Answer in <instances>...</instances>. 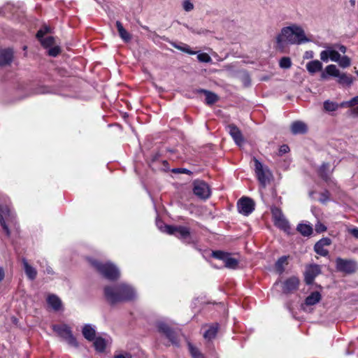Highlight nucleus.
I'll return each instance as SVG.
<instances>
[{
    "instance_id": "f257e3e1",
    "label": "nucleus",
    "mask_w": 358,
    "mask_h": 358,
    "mask_svg": "<svg viewBox=\"0 0 358 358\" xmlns=\"http://www.w3.org/2000/svg\"><path fill=\"white\" fill-rule=\"evenodd\" d=\"M310 40L306 36L304 30L300 26L292 24L283 27L280 33L276 36L277 48L282 50L285 43L289 44H302Z\"/></svg>"
},
{
    "instance_id": "f03ea898",
    "label": "nucleus",
    "mask_w": 358,
    "mask_h": 358,
    "mask_svg": "<svg viewBox=\"0 0 358 358\" xmlns=\"http://www.w3.org/2000/svg\"><path fill=\"white\" fill-rule=\"evenodd\" d=\"M0 225L7 237H10L11 230L18 229L16 214L8 206L0 205Z\"/></svg>"
},
{
    "instance_id": "7ed1b4c3",
    "label": "nucleus",
    "mask_w": 358,
    "mask_h": 358,
    "mask_svg": "<svg viewBox=\"0 0 358 358\" xmlns=\"http://www.w3.org/2000/svg\"><path fill=\"white\" fill-rule=\"evenodd\" d=\"M90 263L100 274L110 280H116L120 276L118 269L112 264H103L95 259H90Z\"/></svg>"
},
{
    "instance_id": "20e7f679",
    "label": "nucleus",
    "mask_w": 358,
    "mask_h": 358,
    "mask_svg": "<svg viewBox=\"0 0 358 358\" xmlns=\"http://www.w3.org/2000/svg\"><path fill=\"white\" fill-rule=\"evenodd\" d=\"M327 76L337 77L338 83L341 85L350 86L353 82V78L350 75L345 73H341L334 64H330L326 66L324 72L321 74L322 79H327Z\"/></svg>"
},
{
    "instance_id": "39448f33",
    "label": "nucleus",
    "mask_w": 358,
    "mask_h": 358,
    "mask_svg": "<svg viewBox=\"0 0 358 358\" xmlns=\"http://www.w3.org/2000/svg\"><path fill=\"white\" fill-rule=\"evenodd\" d=\"M162 231L169 235H173L187 243H190V229L185 226L165 224Z\"/></svg>"
},
{
    "instance_id": "423d86ee",
    "label": "nucleus",
    "mask_w": 358,
    "mask_h": 358,
    "mask_svg": "<svg viewBox=\"0 0 358 358\" xmlns=\"http://www.w3.org/2000/svg\"><path fill=\"white\" fill-rule=\"evenodd\" d=\"M52 330L57 334L64 339L67 343L74 348L79 346L78 342L72 334L71 328L66 324H55L52 326Z\"/></svg>"
},
{
    "instance_id": "0eeeda50",
    "label": "nucleus",
    "mask_w": 358,
    "mask_h": 358,
    "mask_svg": "<svg viewBox=\"0 0 358 358\" xmlns=\"http://www.w3.org/2000/svg\"><path fill=\"white\" fill-rule=\"evenodd\" d=\"M212 257L222 260L224 262V266L228 268L234 269L238 266V261L231 257L228 252L222 250H215L212 252Z\"/></svg>"
},
{
    "instance_id": "6e6552de",
    "label": "nucleus",
    "mask_w": 358,
    "mask_h": 358,
    "mask_svg": "<svg viewBox=\"0 0 358 358\" xmlns=\"http://www.w3.org/2000/svg\"><path fill=\"white\" fill-rule=\"evenodd\" d=\"M255 173L257 179L263 187H265L268 182L269 181V176L271 173L268 169L264 167L263 164L256 158L254 159Z\"/></svg>"
},
{
    "instance_id": "1a4fd4ad",
    "label": "nucleus",
    "mask_w": 358,
    "mask_h": 358,
    "mask_svg": "<svg viewBox=\"0 0 358 358\" xmlns=\"http://www.w3.org/2000/svg\"><path fill=\"white\" fill-rule=\"evenodd\" d=\"M336 264L337 270L341 272L352 273L357 270V263L353 260L343 259L338 257L336 260Z\"/></svg>"
},
{
    "instance_id": "9d476101",
    "label": "nucleus",
    "mask_w": 358,
    "mask_h": 358,
    "mask_svg": "<svg viewBox=\"0 0 358 358\" xmlns=\"http://www.w3.org/2000/svg\"><path fill=\"white\" fill-rule=\"evenodd\" d=\"M238 210L244 215H248L255 210V203L252 199L242 197L237 203Z\"/></svg>"
},
{
    "instance_id": "9b49d317",
    "label": "nucleus",
    "mask_w": 358,
    "mask_h": 358,
    "mask_svg": "<svg viewBox=\"0 0 358 358\" xmlns=\"http://www.w3.org/2000/svg\"><path fill=\"white\" fill-rule=\"evenodd\" d=\"M193 192L195 195L201 199H208L210 196V191L208 184L201 180L194 182Z\"/></svg>"
},
{
    "instance_id": "f8f14e48",
    "label": "nucleus",
    "mask_w": 358,
    "mask_h": 358,
    "mask_svg": "<svg viewBox=\"0 0 358 358\" xmlns=\"http://www.w3.org/2000/svg\"><path fill=\"white\" fill-rule=\"evenodd\" d=\"M120 302L133 300L135 297V292L132 287L126 284H117Z\"/></svg>"
},
{
    "instance_id": "ddd939ff",
    "label": "nucleus",
    "mask_w": 358,
    "mask_h": 358,
    "mask_svg": "<svg viewBox=\"0 0 358 358\" xmlns=\"http://www.w3.org/2000/svg\"><path fill=\"white\" fill-rule=\"evenodd\" d=\"M104 296L106 301L110 305H115L117 303H120L119 292H117V285L113 286H106L103 288Z\"/></svg>"
},
{
    "instance_id": "4468645a",
    "label": "nucleus",
    "mask_w": 358,
    "mask_h": 358,
    "mask_svg": "<svg viewBox=\"0 0 358 358\" xmlns=\"http://www.w3.org/2000/svg\"><path fill=\"white\" fill-rule=\"evenodd\" d=\"M159 332L164 334L169 341L175 345H178V340L176 332L166 323L159 322L157 324Z\"/></svg>"
},
{
    "instance_id": "2eb2a0df",
    "label": "nucleus",
    "mask_w": 358,
    "mask_h": 358,
    "mask_svg": "<svg viewBox=\"0 0 358 358\" xmlns=\"http://www.w3.org/2000/svg\"><path fill=\"white\" fill-rule=\"evenodd\" d=\"M321 272L320 267L317 264H312L307 267L305 274L304 280L307 285H311L315 277Z\"/></svg>"
},
{
    "instance_id": "dca6fc26",
    "label": "nucleus",
    "mask_w": 358,
    "mask_h": 358,
    "mask_svg": "<svg viewBox=\"0 0 358 358\" xmlns=\"http://www.w3.org/2000/svg\"><path fill=\"white\" fill-rule=\"evenodd\" d=\"M299 280L298 278L292 276L287 279L282 287V291L285 294L293 292L299 288Z\"/></svg>"
},
{
    "instance_id": "f3484780",
    "label": "nucleus",
    "mask_w": 358,
    "mask_h": 358,
    "mask_svg": "<svg viewBox=\"0 0 358 358\" xmlns=\"http://www.w3.org/2000/svg\"><path fill=\"white\" fill-rule=\"evenodd\" d=\"M227 131L237 145H241L243 144L244 142V138L243 137L242 133L235 124H229L227 126Z\"/></svg>"
},
{
    "instance_id": "a211bd4d",
    "label": "nucleus",
    "mask_w": 358,
    "mask_h": 358,
    "mask_svg": "<svg viewBox=\"0 0 358 358\" xmlns=\"http://www.w3.org/2000/svg\"><path fill=\"white\" fill-rule=\"evenodd\" d=\"M358 105V96H356L351 99L349 101H343L340 105H338V107L341 108H353L350 110V114L355 117L358 116V106L355 107V106Z\"/></svg>"
},
{
    "instance_id": "6ab92c4d",
    "label": "nucleus",
    "mask_w": 358,
    "mask_h": 358,
    "mask_svg": "<svg viewBox=\"0 0 358 358\" xmlns=\"http://www.w3.org/2000/svg\"><path fill=\"white\" fill-rule=\"evenodd\" d=\"M13 52L10 49H5L0 51V66L9 65L13 60Z\"/></svg>"
},
{
    "instance_id": "aec40b11",
    "label": "nucleus",
    "mask_w": 358,
    "mask_h": 358,
    "mask_svg": "<svg viewBox=\"0 0 358 358\" xmlns=\"http://www.w3.org/2000/svg\"><path fill=\"white\" fill-rule=\"evenodd\" d=\"M47 303L55 311H58L62 308L61 299L55 294H49L47 297Z\"/></svg>"
},
{
    "instance_id": "412c9836",
    "label": "nucleus",
    "mask_w": 358,
    "mask_h": 358,
    "mask_svg": "<svg viewBox=\"0 0 358 358\" xmlns=\"http://www.w3.org/2000/svg\"><path fill=\"white\" fill-rule=\"evenodd\" d=\"M307 131V125L301 121H295L291 125V131L293 134H303Z\"/></svg>"
},
{
    "instance_id": "4be33fe9",
    "label": "nucleus",
    "mask_w": 358,
    "mask_h": 358,
    "mask_svg": "<svg viewBox=\"0 0 358 358\" xmlns=\"http://www.w3.org/2000/svg\"><path fill=\"white\" fill-rule=\"evenodd\" d=\"M208 329L203 334V338L208 341H211L217 336L219 325L217 323H214L210 325H206Z\"/></svg>"
},
{
    "instance_id": "5701e85b",
    "label": "nucleus",
    "mask_w": 358,
    "mask_h": 358,
    "mask_svg": "<svg viewBox=\"0 0 358 358\" xmlns=\"http://www.w3.org/2000/svg\"><path fill=\"white\" fill-rule=\"evenodd\" d=\"M333 171L334 169L331 171L329 170V164L324 162L319 168L318 174L322 180L328 181L330 180V176Z\"/></svg>"
},
{
    "instance_id": "b1692460",
    "label": "nucleus",
    "mask_w": 358,
    "mask_h": 358,
    "mask_svg": "<svg viewBox=\"0 0 358 358\" xmlns=\"http://www.w3.org/2000/svg\"><path fill=\"white\" fill-rule=\"evenodd\" d=\"M22 262L23 264L24 272L27 278L31 280H34L37 276L36 270L33 266L29 264L27 260L25 258H23Z\"/></svg>"
},
{
    "instance_id": "393cba45",
    "label": "nucleus",
    "mask_w": 358,
    "mask_h": 358,
    "mask_svg": "<svg viewBox=\"0 0 358 358\" xmlns=\"http://www.w3.org/2000/svg\"><path fill=\"white\" fill-rule=\"evenodd\" d=\"M307 71L314 74L322 69V64L319 60H313L306 64Z\"/></svg>"
},
{
    "instance_id": "a878e982",
    "label": "nucleus",
    "mask_w": 358,
    "mask_h": 358,
    "mask_svg": "<svg viewBox=\"0 0 358 358\" xmlns=\"http://www.w3.org/2000/svg\"><path fill=\"white\" fill-rule=\"evenodd\" d=\"M322 296L317 291L312 292L305 299V304L306 306H313L320 301Z\"/></svg>"
},
{
    "instance_id": "bb28decb",
    "label": "nucleus",
    "mask_w": 358,
    "mask_h": 358,
    "mask_svg": "<svg viewBox=\"0 0 358 358\" xmlns=\"http://www.w3.org/2000/svg\"><path fill=\"white\" fill-rule=\"evenodd\" d=\"M83 335L88 341H92L95 338V330L90 324H85L83 328Z\"/></svg>"
},
{
    "instance_id": "cd10ccee",
    "label": "nucleus",
    "mask_w": 358,
    "mask_h": 358,
    "mask_svg": "<svg viewBox=\"0 0 358 358\" xmlns=\"http://www.w3.org/2000/svg\"><path fill=\"white\" fill-rule=\"evenodd\" d=\"M116 27L117 29L120 36L124 41L128 42L131 40V36L130 34H129L127 31L123 27L122 24L120 21L116 22Z\"/></svg>"
},
{
    "instance_id": "c85d7f7f",
    "label": "nucleus",
    "mask_w": 358,
    "mask_h": 358,
    "mask_svg": "<svg viewBox=\"0 0 358 358\" xmlns=\"http://www.w3.org/2000/svg\"><path fill=\"white\" fill-rule=\"evenodd\" d=\"M288 257L282 256L275 264V268L279 274H282L285 271V266L288 264Z\"/></svg>"
},
{
    "instance_id": "c756f323",
    "label": "nucleus",
    "mask_w": 358,
    "mask_h": 358,
    "mask_svg": "<svg viewBox=\"0 0 358 358\" xmlns=\"http://www.w3.org/2000/svg\"><path fill=\"white\" fill-rule=\"evenodd\" d=\"M274 225L287 234L290 233V224L285 217L275 222Z\"/></svg>"
},
{
    "instance_id": "7c9ffc66",
    "label": "nucleus",
    "mask_w": 358,
    "mask_h": 358,
    "mask_svg": "<svg viewBox=\"0 0 358 358\" xmlns=\"http://www.w3.org/2000/svg\"><path fill=\"white\" fill-rule=\"evenodd\" d=\"M296 229L303 236H309L313 233L312 227L306 224H298Z\"/></svg>"
},
{
    "instance_id": "2f4dec72",
    "label": "nucleus",
    "mask_w": 358,
    "mask_h": 358,
    "mask_svg": "<svg viewBox=\"0 0 358 358\" xmlns=\"http://www.w3.org/2000/svg\"><path fill=\"white\" fill-rule=\"evenodd\" d=\"M93 341L95 350L99 352H104L106 347L105 339L101 337H97L95 338Z\"/></svg>"
},
{
    "instance_id": "473e14b6",
    "label": "nucleus",
    "mask_w": 358,
    "mask_h": 358,
    "mask_svg": "<svg viewBox=\"0 0 358 358\" xmlns=\"http://www.w3.org/2000/svg\"><path fill=\"white\" fill-rule=\"evenodd\" d=\"M202 92L206 96V103L208 105L214 104L215 103H216L217 101L218 96L215 93L208 91V90H203Z\"/></svg>"
},
{
    "instance_id": "72a5a7b5",
    "label": "nucleus",
    "mask_w": 358,
    "mask_h": 358,
    "mask_svg": "<svg viewBox=\"0 0 358 358\" xmlns=\"http://www.w3.org/2000/svg\"><path fill=\"white\" fill-rule=\"evenodd\" d=\"M271 212L273 223L285 217L281 209L277 206L271 207Z\"/></svg>"
},
{
    "instance_id": "f704fd0d",
    "label": "nucleus",
    "mask_w": 358,
    "mask_h": 358,
    "mask_svg": "<svg viewBox=\"0 0 358 358\" xmlns=\"http://www.w3.org/2000/svg\"><path fill=\"white\" fill-rule=\"evenodd\" d=\"M188 348L192 358H206L199 350L191 343H188Z\"/></svg>"
},
{
    "instance_id": "c9c22d12",
    "label": "nucleus",
    "mask_w": 358,
    "mask_h": 358,
    "mask_svg": "<svg viewBox=\"0 0 358 358\" xmlns=\"http://www.w3.org/2000/svg\"><path fill=\"white\" fill-rule=\"evenodd\" d=\"M338 108V104L336 102L327 100L324 102V109L327 112H333Z\"/></svg>"
},
{
    "instance_id": "e433bc0d",
    "label": "nucleus",
    "mask_w": 358,
    "mask_h": 358,
    "mask_svg": "<svg viewBox=\"0 0 358 358\" xmlns=\"http://www.w3.org/2000/svg\"><path fill=\"white\" fill-rule=\"evenodd\" d=\"M339 66L342 68H347L351 64V59L348 56H340V59L338 61Z\"/></svg>"
},
{
    "instance_id": "4c0bfd02",
    "label": "nucleus",
    "mask_w": 358,
    "mask_h": 358,
    "mask_svg": "<svg viewBox=\"0 0 358 358\" xmlns=\"http://www.w3.org/2000/svg\"><path fill=\"white\" fill-rule=\"evenodd\" d=\"M314 250L317 254L323 257H326L329 254L328 250H326L324 246H322V245H319L317 243L315 244Z\"/></svg>"
},
{
    "instance_id": "58836bf2",
    "label": "nucleus",
    "mask_w": 358,
    "mask_h": 358,
    "mask_svg": "<svg viewBox=\"0 0 358 358\" xmlns=\"http://www.w3.org/2000/svg\"><path fill=\"white\" fill-rule=\"evenodd\" d=\"M279 65L282 69H289L292 66L291 59L288 57H284L280 59Z\"/></svg>"
},
{
    "instance_id": "ea45409f",
    "label": "nucleus",
    "mask_w": 358,
    "mask_h": 358,
    "mask_svg": "<svg viewBox=\"0 0 358 358\" xmlns=\"http://www.w3.org/2000/svg\"><path fill=\"white\" fill-rule=\"evenodd\" d=\"M41 41V43L45 48H48L52 46L54 44V38L52 36H48L46 38H43Z\"/></svg>"
},
{
    "instance_id": "a19ab883",
    "label": "nucleus",
    "mask_w": 358,
    "mask_h": 358,
    "mask_svg": "<svg viewBox=\"0 0 358 358\" xmlns=\"http://www.w3.org/2000/svg\"><path fill=\"white\" fill-rule=\"evenodd\" d=\"M197 59L201 62L208 63L211 62V57L206 52L199 53L197 55Z\"/></svg>"
},
{
    "instance_id": "79ce46f5",
    "label": "nucleus",
    "mask_w": 358,
    "mask_h": 358,
    "mask_svg": "<svg viewBox=\"0 0 358 358\" xmlns=\"http://www.w3.org/2000/svg\"><path fill=\"white\" fill-rule=\"evenodd\" d=\"M329 52L328 55H329V59L333 62H338V61L340 59V56H341L339 52L335 50H332V49H329Z\"/></svg>"
},
{
    "instance_id": "37998d69",
    "label": "nucleus",
    "mask_w": 358,
    "mask_h": 358,
    "mask_svg": "<svg viewBox=\"0 0 358 358\" xmlns=\"http://www.w3.org/2000/svg\"><path fill=\"white\" fill-rule=\"evenodd\" d=\"M330 199V193L329 191L325 190L320 193V201L322 203L327 202Z\"/></svg>"
},
{
    "instance_id": "c03bdc74",
    "label": "nucleus",
    "mask_w": 358,
    "mask_h": 358,
    "mask_svg": "<svg viewBox=\"0 0 358 358\" xmlns=\"http://www.w3.org/2000/svg\"><path fill=\"white\" fill-rule=\"evenodd\" d=\"M315 229L317 233H322L327 231V227L322 222H317L315 226Z\"/></svg>"
},
{
    "instance_id": "a18cd8bd",
    "label": "nucleus",
    "mask_w": 358,
    "mask_h": 358,
    "mask_svg": "<svg viewBox=\"0 0 358 358\" xmlns=\"http://www.w3.org/2000/svg\"><path fill=\"white\" fill-rule=\"evenodd\" d=\"M182 6L184 10L187 12L191 11L194 8V5L189 0H184Z\"/></svg>"
},
{
    "instance_id": "49530a36",
    "label": "nucleus",
    "mask_w": 358,
    "mask_h": 358,
    "mask_svg": "<svg viewBox=\"0 0 358 358\" xmlns=\"http://www.w3.org/2000/svg\"><path fill=\"white\" fill-rule=\"evenodd\" d=\"M316 243H317L319 245H322V246L325 247V246H328V245H331V241L329 238L327 237V238H323L320 239Z\"/></svg>"
},
{
    "instance_id": "de8ad7c7",
    "label": "nucleus",
    "mask_w": 358,
    "mask_h": 358,
    "mask_svg": "<svg viewBox=\"0 0 358 358\" xmlns=\"http://www.w3.org/2000/svg\"><path fill=\"white\" fill-rule=\"evenodd\" d=\"M329 52V50H323L320 52V59L324 62H327L329 59V55H328Z\"/></svg>"
},
{
    "instance_id": "09e8293b",
    "label": "nucleus",
    "mask_w": 358,
    "mask_h": 358,
    "mask_svg": "<svg viewBox=\"0 0 358 358\" xmlns=\"http://www.w3.org/2000/svg\"><path fill=\"white\" fill-rule=\"evenodd\" d=\"M60 52L58 47H54L48 50V55L52 57H56Z\"/></svg>"
},
{
    "instance_id": "8fccbe9b",
    "label": "nucleus",
    "mask_w": 358,
    "mask_h": 358,
    "mask_svg": "<svg viewBox=\"0 0 358 358\" xmlns=\"http://www.w3.org/2000/svg\"><path fill=\"white\" fill-rule=\"evenodd\" d=\"M182 51L189 55H195L196 53V51L192 50L188 45L184 44L182 45Z\"/></svg>"
},
{
    "instance_id": "3c124183",
    "label": "nucleus",
    "mask_w": 358,
    "mask_h": 358,
    "mask_svg": "<svg viewBox=\"0 0 358 358\" xmlns=\"http://www.w3.org/2000/svg\"><path fill=\"white\" fill-rule=\"evenodd\" d=\"M45 35V31H43V29H39L36 33V38L41 41L43 38V36Z\"/></svg>"
},
{
    "instance_id": "603ef678",
    "label": "nucleus",
    "mask_w": 358,
    "mask_h": 358,
    "mask_svg": "<svg viewBox=\"0 0 358 358\" xmlns=\"http://www.w3.org/2000/svg\"><path fill=\"white\" fill-rule=\"evenodd\" d=\"M349 233L356 238H358V228L355 227L351 229H349Z\"/></svg>"
},
{
    "instance_id": "864d4df0",
    "label": "nucleus",
    "mask_w": 358,
    "mask_h": 358,
    "mask_svg": "<svg viewBox=\"0 0 358 358\" xmlns=\"http://www.w3.org/2000/svg\"><path fill=\"white\" fill-rule=\"evenodd\" d=\"M289 148L288 145H282L280 148V152L282 154L287 153V152H289Z\"/></svg>"
},
{
    "instance_id": "5fc2aeb1",
    "label": "nucleus",
    "mask_w": 358,
    "mask_h": 358,
    "mask_svg": "<svg viewBox=\"0 0 358 358\" xmlns=\"http://www.w3.org/2000/svg\"><path fill=\"white\" fill-rule=\"evenodd\" d=\"M173 173H187L189 172V171L185 169H174L172 171Z\"/></svg>"
},
{
    "instance_id": "6e6d98bb",
    "label": "nucleus",
    "mask_w": 358,
    "mask_h": 358,
    "mask_svg": "<svg viewBox=\"0 0 358 358\" xmlns=\"http://www.w3.org/2000/svg\"><path fill=\"white\" fill-rule=\"evenodd\" d=\"M313 51H306L305 52V56H304L305 59H310V58H313Z\"/></svg>"
},
{
    "instance_id": "4d7b16f0",
    "label": "nucleus",
    "mask_w": 358,
    "mask_h": 358,
    "mask_svg": "<svg viewBox=\"0 0 358 358\" xmlns=\"http://www.w3.org/2000/svg\"><path fill=\"white\" fill-rule=\"evenodd\" d=\"M114 358H131V357L129 353H127L126 355H115Z\"/></svg>"
},
{
    "instance_id": "13d9d810",
    "label": "nucleus",
    "mask_w": 358,
    "mask_h": 358,
    "mask_svg": "<svg viewBox=\"0 0 358 358\" xmlns=\"http://www.w3.org/2000/svg\"><path fill=\"white\" fill-rule=\"evenodd\" d=\"M338 48L339 51L341 52L342 53L346 52L347 48L345 45H338Z\"/></svg>"
},
{
    "instance_id": "bf43d9fd",
    "label": "nucleus",
    "mask_w": 358,
    "mask_h": 358,
    "mask_svg": "<svg viewBox=\"0 0 358 358\" xmlns=\"http://www.w3.org/2000/svg\"><path fill=\"white\" fill-rule=\"evenodd\" d=\"M4 275L5 274L3 268L0 267V282L3 279Z\"/></svg>"
},
{
    "instance_id": "052dcab7",
    "label": "nucleus",
    "mask_w": 358,
    "mask_h": 358,
    "mask_svg": "<svg viewBox=\"0 0 358 358\" xmlns=\"http://www.w3.org/2000/svg\"><path fill=\"white\" fill-rule=\"evenodd\" d=\"M41 29H43V31H45V34L50 32V28L47 26L43 27Z\"/></svg>"
},
{
    "instance_id": "680f3d73",
    "label": "nucleus",
    "mask_w": 358,
    "mask_h": 358,
    "mask_svg": "<svg viewBox=\"0 0 358 358\" xmlns=\"http://www.w3.org/2000/svg\"><path fill=\"white\" fill-rule=\"evenodd\" d=\"M173 47L176 48V49L180 50L182 51V45H179L174 44Z\"/></svg>"
},
{
    "instance_id": "e2e57ef3",
    "label": "nucleus",
    "mask_w": 358,
    "mask_h": 358,
    "mask_svg": "<svg viewBox=\"0 0 358 358\" xmlns=\"http://www.w3.org/2000/svg\"><path fill=\"white\" fill-rule=\"evenodd\" d=\"M350 3L352 6H355V0H350Z\"/></svg>"
},
{
    "instance_id": "0e129e2a",
    "label": "nucleus",
    "mask_w": 358,
    "mask_h": 358,
    "mask_svg": "<svg viewBox=\"0 0 358 358\" xmlns=\"http://www.w3.org/2000/svg\"><path fill=\"white\" fill-rule=\"evenodd\" d=\"M143 28L145 30H148V27H143Z\"/></svg>"
},
{
    "instance_id": "69168bd1",
    "label": "nucleus",
    "mask_w": 358,
    "mask_h": 358,
    "mask_svg": "<svg viewBox=\"0 0 358 358\" xmlns=\"http://www.w3.org/2000/svg\"><path fill=\"white\" fill-rule=\"evenodd\" d=\"M47 271H48V273H50V269H47Z\"/></svg>"
},
{
    "instance_id": "338daca9",
    "label": "nucleus",
    "mask_w": 358,
    "mask_h": 358,
    "mask_svg": "<svg viewBox=\"0 0 358 358\" xmlns=\"http://www.w3.org/2000/svg\"><path fill=\"white\" fill-rule=\"evenodd\" d=\"M356 73H357V75L358 76V71Z\"/></svg>"
}]
</instances>
